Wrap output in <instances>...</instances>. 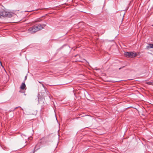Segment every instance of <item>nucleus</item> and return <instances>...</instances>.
Wrapping results in <instances>:
<instances>
[{"instance_id":"nucleus-1","label":"nucleus","mask_w":153,"mask_h":153,"mask_svg":"<svg viewBox=\"0 0 153 153\" xmlns=\"http://www.w3.org/2000/svg\"><path fill=\"white\" fill-rule=\"evenodd\" d=\"M125 56L127 57L133 58L136 56L137 55V53L135 52H126L124 53Z\"/></svg>"},{"instance_id":"nucleus-2","label":"nucleus","mask_w":153,"mask_h":153,"mask_svg":"<svg viewBox=\"0 0 153 153\" xmlns=\"http://www.w3.org/2000/svg\"><path fill=\"white\" fill-rule=\"evenodd\" d=\"M0 13L1 17L10 18L12 16V14L8 12L4 11Z\"/></svg>"},{"instance_id":"nucleus-3","label":"nucleus","mask_w":153,"mask_h":153,"mask_svg":"<svg viewBox=\"0 0 153 153\" xmlns=\"http://www.w3.org/2000/svg\"><path fill=\"white\" fill-rule=\"evenodd\" d=\"M46 26L45 24H38L35 25L36 29L37 31H38L42 29Z\"/></svg>"},{"instance_id":"nucleus-4","label":"nucleus","mask_w":153,"mask_h":153,"mask_svg":"<svg viewBox=\"0 0 153 153\" xmlns=\"http://www.w3.org/2000/svg\"><path fill=\"white\" fill-rule=\"evenodd\" d=\"M28 30L29 32L31 33H34L37 32L35 25L32 27H30L28 29Z\"/></svg>"},{"instance_id":"nucleus-5","label":"nucleus","mask_w":153,"mask_h":153,"mask_svg":"<svg viewBox=\"0 0 153 153\" xmlns=\"http://www.w3.org/2000/svg\"><path fill=\"white\" fill-rule=\"evenodd\" d=\"M26 87L25 85V82H23L22 83L20 87V88L22 90H24Z\"/></svg>"},{"instance_id":"nucleus-6","label":"nucleus","mask_w":153,"mask_h":153,"mask_svg":"<svg viewBox=\"0 0 153 153\" xmlns=\"http://www.w3.org/2000/svg\"><path fill=\"white\" fill-rule=\"evenodd\" d=\"M151 48H153V44H149L146 47V48L147 49H149Z\"/></svg>"},{"instance_id":"nucleus-7","label":"nucleus","mask_w":153,"mask_h":153,"mask_svg":"<svg viewBox=\"0 0 153 153\" xmlns=\"http://www.w3.org/2000/svg\"><path fill=\"white\" fill-rule=\"evenodd\" d=\"M39 146V143H38L37 144L35 148H34V150H37L39 148H38V146Z\"/></svg>"},{"instance_id":"nucleus-8","label":"nucleus","mask_w":153,"mask_h":153,"mask_svg":"<svg viewBox=\"0 0 153 153\" xmlns=\"http://www.w3.org/2000/svg\"><path fill=\"white\" fill-rule=\"evenodd\" d=\"M146 83L149 85H153V83L152 82H146Z\"/></svg>"},{"instance_id":"nucleus-9","label":"nucleus","mask_w":153,"mask_h":153,"mask_svg":"<svg viewBox=\"0 0 153 153\" xmlns=\"http://www.w3.org/2000/svg\"><path fill=\"white\" fill-rule=\"evenodd\" d=\"M22 136L23 138H24V137H25V139H28V137L27 136L25 135H22Z\"/></svg>"},{"instance_id":"nucleus-10","label":"nucleus","mask_w":153,"mask_h":153,"mask_svg":"<svg viewBox=\"0 0 153 153\" xmlns=\"http://www.w3.org/2000/svg\"><path fill=\"white\" fill-rule=\"evenodd\" d=\"M41 21V20L40 19H37L35 20V22H40Z\"/></svg>"},{"instance_id":"nucleus-11","label":"nucleus","mask_w":153,"mask_h":153,"mask_svg":"<svg viewBox=\"0 0 153 153\" xmlns=\"http://www.w3.org/2000/svg\"><path fill=\"white\" fill-rule=\"evenodd\" d=\"M27 75H26L25 77V80H24V82H25V80L27 79Z\"/></svg>"},{"instance_id":"nucleus-12","label":"nucleus","mask_w":153,"mask_h":153,"mask_svg":"<svg viewBox=\"0 0 153 153\" xmlns=\"http://www.w3.org/2000/svg\"><path fill=\"white\" fill-rule=\"evenodd\" d=\"M42 86L44 88L45 87V86L43 84H42Z\"/></svg>"},{"instance_id":"nucleus-13","label":"nucleus","mask_w":153,"mask_h":153,"mask_svg":"<svg viewBox=\"0 0 153 153\" xmlns=\"http://www.w3.org/2000/svg\"><path fill=\"white\" fill-rule=\"evenodd\" d=\"M39 83H41V84H42V82H39Z\"/></svg>"},{"instance_id":"nucleus-14","label":"nucleus","mask_w":153,"mask_h":153,"mask_svg":"<svg viewBox=\"0 0 153 153\" xmlns=\"http://www.w3.org/2000/svg\"><path fill=\"white\" fill-rule=\"evenodd\" d=\"M1 13H0V18H1Z\"/></svg>"},{"instance_id":"nucleus-15","label":"nucleus","mask_w":153,"mask_h":153,"mask_svg":"<svg viewBox=\"0 0 153 153\" xmlns=\"http://www.w3.org/2000/svg\"><path fill=\"white\" fill-rule=\"evenodd\" d=\"M0 62V63H1V65H2L1 62Z\"/></svg>"},{"instance_id":"nucleus-16","label":"nucleus","mask_w":153,"mask_h":153,"mask_svg":"<svg viewBox=\"0 0 153 153\" xmlns=\"http://www.w3.org/2000/svg\"><path fill=\"white\" fill-rule=\"evenodd\" d=\"M17 108V107H16V108Z\"/></svg>"},{"instance_id":"nucleus-17","label":"nucleus","mask_w":153,"mask_h":153,"mask_svg":"<svg viewBox=\"0 0 153 153\" xmlns=\"http://www.w3.org/2000/svg\"><path fill=\"white\" fill-rule=\"evenodd\" d=\"M152 26H153V25Z\"/></svg>"}]
</instances>
